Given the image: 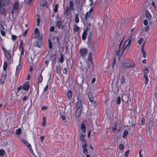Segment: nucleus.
Masks as SVG:
<instances>
[{
    "mask_svg": "<svg viewBox=\"0 0 157 157\" xmlns=\"http://www.w3.org/2000/svg\"><path fill=\"white\" fill-rule=\"evenodd\" d=\"M123 40V38L121 39V38H120V35L118 34H117L116 35V37L113 40V42H114L115 41L114 44H116L115 45V47L116 48V49L115 50V52L116 53L117 56L119 55L120 48Z\"/></svg>",
    "mask_w": 157,
    "mask_h": 157,
    "instance_id": "1",
    "label": "nucleus"
},
{
    "mask_svg": "<svg viewBox=\"0 0 157 157\" xmlns=\"http://www.w3.org/2000/svg\"><path fill=\"white\" fill-rule=\"evenodd\" d=\"M10 1L8 0H0V13L2 15L5 16L6 14V12L5 9L2 7V6H9L10 4Z\"/></svg>",
    "mask_w": 157,
    "mask_h": 157,
    "instance_id": "2",
    "label": "nucleus"
},
{
    "mask_svg": "<svg viewBox=\"0 0 157 157\" xmlns=\"http://www.w3.org/2000/svg\"><path fill=\"white\" fill-rule=\"evenodd\" d=\"M123 65L125 68H131L135 66V63L133 62L129 59L125 60L123 63Z\"/></svg>",
    "mask_w": 157,
    "mask_h": 157,
    "instance_id": "3",
    "label": "nucleus"
},
{
    "mask_svg": "<svg viewBox=\"0 0 157 157\" xmlns=\"http://www.w3.org/2000/svg\"><path fill=\"white\" fill-rule=\"evenodd\" d=\"M91 52H94L97 48L98 46L95 41H93L89 45Z\"/></svg>",
    "mask_w": 157,
    "mask_h": 157,
    "instance_id": "4",
    "label": "nucleus"
},
{
    "mask_svg": "<svg viewBox=\"0 0 157 157\" xmlns=\"http://www.w3.org/2000/svg\"><path fill=\"white\" fill-rule=\"evenodd\" d=\"M21 141L27 147L30 152L32 154H33V150L32 149L31 145L26 141L23 139H21Z\"/></svg>",
    "mask_w": 157,
    "mask_h": 157,
    "instance_id": "5",
    "label": "nucleus"
},
{
    "mask_svg": "<svg viewBox=\"0 0 157 157\" xmlns=\"http://www.w3.org/2000/svg\"><path fill=\"white\" fill-rule=\"evenodd\" d=\"M128 96L126 94H123L122 96V100L124 102H126L128 100Z\"/></svg>",
    "mask_w": 157,
    "mask_h": 157,
    "instance_id": "6",
    "label": "nucleus"
},
{
    "mask_svg": "<svg viewBox=\"0 0 157 157\" xmlns=\"http://www.w3.org/2000/svg\"><path fill=\"white\" fill-rule=\"evenodd\" d=\"M87 50L86 48H83L79 50V53L81 56H83L87 52Z\"/></svg>",
    "mask_w": 157,
    "mask_h": 157,
    "instance_id": "7",
    "label": "nucleus"
},
{
    "mask_svg": "<svg viewBox=\"0 0 157 157\" xmlns=\"http://www.w3.org/2000/svg\"><path fill=\"white\" fill-rule=\"evenodd\" d=\"M87 146V144L86 143L83 144L82 145V148H83V152L84 154H87L88 152V150L86 148Z\"/></svg>",
    "mask_w": 157,
    "mask_h": 157,
    "instance_id": "8",
    "label": "nucleus"
},
{
    "mask_svg": "<svg viewBox=\"0 0 157 157\" xmlns=\"http://www.w3.org/2000/svg\"><path fill=\"white\" fill-rule=\"evenodd\" d=\"M149 72H144V76L145 80V84L147 85L148 83L149 78L148 77V74Z\"/></svg>",
    "mask_w": 157,
    "mask_h": 157,
    "instance_id": "9",
    "label": "nucleus"
},
{
    "mask_svg": "<svg viewBox=\"0 0 157 157\" xmlns=\"http://www.w3.org/2000/svg\"><path fill=\"white\" fill-rule=\"evenodd\" d=\"M82 100L78 98L77 102V108L82 109Z\"/></svg>",
    "mask_w": 157,
    "mask_h": 157,
    "instance_id": "10",
    "label": "nucleus"
},
{
    "mask_svg": "<svg viewBox=\"0 0 157 157\" xmlns=\"http://www.w3.org/2000/svg\"><path fill=\"white\" fill-rule=\"evenodd\" d=\"M51 59L52 60V64H55L56 63V54H52L51 56Z\"/></svg>",
    "mask_w": 157,
    "mask_h": 157,
    "instance_id": "11",
    "label": "nucleus"
},
{
    "mask_svg": "<svg viewBox=\"0 0 157 157\" xmlns=\"http://www.w3.org/2000/svg\"><path fill=\"white\" fill-rule=\"evenodd\" d=\"M145 16L147 19L148 20L150 19L151 18V16L150 13L147 10H146L145 12Z\"/></svg>",
    "mask_w": 157,
    "mask_h": 157,
    "instance_id": "12",
    "label": "nucleus"
},
{
    "mask_svg": "<svg viewBox=\"0 0 157 157\" xmlns=\"http://www.w3.org/2000/svg\"><path fill=\"white\" fill-rule=\"evenodd\" d=\"M19 8V2H15L13 6V9L15 10H17Z\"/></svg>",
    "mask_w": 157,
    "mask_h": 157,
    "instance_id": "13",
    "label": "nucleus"
},
{
    "mask_svg": "<svg viewBox=\"0 0 157 157\" xmlns=\"http://www.w3.org/2000/svg\"><path fill=\"white\" fill-rule=\"evenodd\" d=\"M81 111L82 109L77 108V109L75 113V115L76 117H78L80 116Z\"/></svg>",
    "mask_w": 157,
    "mask_h": 157,
    "instance_id": "14",
    "label": "nucleus"
},
{
    "mask_svg": "<svg viewBox=\"0 0 157 157\" xmlns=\"http://www.w3.org/2000/svg\"><path fill=\"white\" fill-rule=\"evenodd\" d=\"M87 29H86L83 33L82 35V40H86L87 35Z\"/></svg>",
    "mask_w": 157,
    "mask_h": 157,
    "instance_id": "15",
    "label": "nucleus"
},
{
    "mask_svg": "<svg viewBox=\"0 0 157 157\" xmlns=\"http://www.w3.org/2000/svg\"><path fill=\"white\" fill-rule=\"evenodd\" d=\"M134 35L133 34H131L130 36L129 37L128 39L126 41L128 42V44H130L132 40V37Z\"/></svg>",
    "mask_w": 157,
    "mask_h": 157,
    "instance_id": "16",
    "label": "nucleus"
},
{
    "mask_svg": "<svg viewBox=\"0 0 157 157\" xmlns=\"http://www.w3.org/2000/svg\"><path fill=\"white\" fill-rule=\"evenodd\" d=\"M88 95L90 101H92L93 99L94 98L93 97L92 92H88Z\"/></svg>",
    "mask_w": 157,
    "mask_h": 157,
    "instance_id": "17",
    "label": "nucleus"
},
{
    "mask_svg": "<svg viewBox=\"0 0 157 157\" xmlns=\"http://www.w3.org/2000/svg\"><path fill=\"white\" fill-rule=\"evenodd\" d=\"M52 39L54 41L55 44H59V38L57 37H53Z\"/></svg>",
    "mask_w": 157,
    "mask_h": 157,
    "instance_id": "18",
    "label": "nucleus"
},
{
    "mask_svg": "<svg viewBox=\"0 0 157 157\" xmlns=\"http://www.w3.org/2000/svg\"><path fill=\"white\" fill-rule=\"evenodd\" d=\"M91 14H90L88 13H86L85 17V19L86 23L88 22V20L90 19V16Z\"/></svg>",
    "mask_w": 157,
    "mask_h": 157,
    "instance_id": "19",
    "label": "nucleus"
},
{
    "mask_svg": "<svg viewBox=\"0 0 157 157\" xmlns=\"http://www.w3.org/2000/svg\"><path fill=\"white\" fill-rule=\"evenodd\" d=\"M81 129L82 131L85 133L86 132V127L85 125L84 124H82L81 126Z\"/></svg>",
    "mask_w": 157,
    "mask_h": 157,
    "instance_id": "20",
    "label": "nucleus"
},
{
    "mask_svg": "<svg viewBox=\"0 0 157 157\" xmlns=\"http://www.w3.org/2000/svg\"><path fill=\"white\" fill-rule=\"evenodd\" d=\"M67 96L69 99L71 98L72 96V92L71 91L69 90L67 93Z\"/></svg>",
    "mask_w": 157,
    "mask_h": 157,
    "instance_id": "21",
    "label": "nucleus"
},
{
    "mask_svg": "<svg viewBox=\"0 0 157 157\" xmlns=\"http://www.w3.org/2000/svg\"><path fill=\"white\" fill-rule=\"evenodd\" d=\"M23 88V90H28L29 88V85L27 83L24 84Z\"/></svg>",
    "mask_w": 157,
    "mask_h": 157,
    "instance_id": "22",
    "label": "nucleus"
},
{
    "mask_svg": "<svg viewBox=\"0 0 157 157\" xmlns=\"http://www.w3.org/2000/svg\"><path fill=\"white\" fill-rule=\"evenodd\" d=\"M69 3L70 9L71 10H72L74 9L73 7V6H74L73 2L72 1H70L69 2Z\"/></svg>",
    "mask_w": 157,
    "mask_h": 157,
    "instance_id": "23",
    "label": "nucleus"
},
{
    "mask_svg": "<svg viewBox=\"0 0 157 157\" xmlns=\"http://www.w3.org/2000/svg\"><path fill=\"white\" fill-rule=\"evenodd\" d=\"M75 21L76 23H78L79 21V19L78 18V14H77L75 15Z\"/></svg>",
    "mask_w": 157,
    "mask_h": 157,
    "instance_id": "24",
    "label": "nucleus"
},
{
    "mask_svg": "<svg viewBox=\"0 0 157 157\" xmlns=\"http://www.w3.org/2000/svg\"><path fill=\"white\" fill-rule=\"evenodd\" d=\"M6 56L8 59H10L11 58V55L9 52L8 51L5 52Z\"/></svg>",
    "mask_w": 157,
    "mask_h": 157,
    "instance_id": "25",
    "label": "nucleus"
},
{
    "mask_svg": "<svg viewBox=\"0 0 157 157\" xmlns=\"http://www.w3.org/2000/svg\"><path fill=\"white\" fill-rule=\"evenodd\" d=\"M62 25V22L61 21H57L56 23V26L59 29Z\"/></svg>",
    "mask_w": 157,
    "mask_h": 157,
    "instance_id": "26",
    "label": "nucleus"
},
{
    "mask_svg": "<svg viewBox=\"0 0 157 157\" xmlns=\"http://www.w3.org/2000/svg\"><path fill=\"white\" fill-rule=\"evenodd\" d=\"M154 125V122L153 121H151L149 124V129H151L153 127Z\"/></svg>",
    "mask_w": 157,
    "mask_h": 157,
    "instance_id": "27",
    "label": "nucleus"
},
{
    "mask_svg": "<svg viewBox=\"0 0 157 157\" xmlns=\"http://www.w3.org/2000/svg\"><path fill=\"white\" fill-rule=\"evenodd\" d=\"M125 82V79L124 76H122L121 79V83L122 84H123Z\"/></svg>",
    "mask_w": 157,
    "mask_h": 157,
    "instance_id": "28",
    "label": "nucleus"
},
{
    "mask_svg": "<svg viewBox=\"0 0 157 157\" xmlns=\"http://www.w3.org/2000/svg\"><path fill=\"white\" fill-rule=\"evenodd\" d=\"M60 58L59 60V61L61 63L63 62L64 61V57L63 56V54H61L60 55Z\"/></svg>",
    "mask_w": 157,
    "mask_h": 157,
    "instance_id": "29",
    "label": "nucleus"
},
{
    "mask_svg": "<svg viewBox=\"0 0 157 157\" xmlns=\"http://www.w3.org/2000/svg\"><path fill=\"white\" fill-rule=\"evenodd\" d=\"M128 133V131L126 130H124V132L122 137L123 138H125Z\"/></svg>",
    "mask_w": 157,
    "mask_h": 157,
    "instance_id": "30",
    "label": "nucleus"
},
{
    "mask_svg": "<svg viewBox=\"0 0 157 157\" xmlns=\"http://www.w3.org/2000/svg\"><path fill=\"white\" fill-rule=\"evenodd\" d=\"M43 80V77L42 75L40 74L39 77L38 78V81H39V83H40Z\"/></svg>",
    "mask_w": 157,
    "mask_h": 157,
    "instance_id": "31",
    "label": "nucleus"
},
{
    "mask_svg": "<svg viewBox=\"0 0 157 157\" xmlns=\"http://www.w3.org/2000/svg\"><path fill=\"white\" fill-rule=\"evenodd\" d=\"M7 66V63L6 62H4L3 67V69L4 70L6 71V70Z\"/></svg>",
    "mask_w": 157,
    "mask_h": 157,
    "instance_id": "32",
    "label": "nucleus"
},
{
    "mask_svg": "<svg viewBox=\"0 0 157 157\" xmlns=\"http://www.w3.org/2000/svg\"><path fill=\"white\" fill-rule=\"evenodd\" d=\"M39 42H38L37 41L36 43H34L33 44V45L35 46H37L39 48H40L41 46V44H38Z\"/></svg>",
    "mask_w": 157,
    "mask_h": 157,
    "instance_id": "33",
    "label": "nucleus"
},
{
    "mask_svg": "<svg viewBox=\"0 0 157 157\" xmlns=\"http://www.w3.org/2000/svg\"><path fill=\"white\" fill-rule=\"evenodd\" d=\"M92 54L91 52L89 53L88 56V59L89 61H91L92 60Z\"/></svg>",
    "mask_w": 157,
    "mask_h": 157,
    "instance_id": "34",
    "label": "nucleus"
},
{
    "mask_svg": "<svg viewBox=\"0 0 157 157\" xmlns=\"http://www.w3.org/2000/svg\"><path fill=\"white\" fill-rule=\"evenodd\" d=\"M21 133V128L16 130V134L17 135H20Z\"/></svg>",
    "mask_w": 157,
    "mask_h": 157,
    "instance_id": "35",
    "label": "nucleus"
},
{
    "mask_svg": "<svg viewBox=\"0 0 157 157\" xmlns=\"http://www.w3.org/2000/svg\"><path fill=\"white\" fill-rule=\"evenodd\" d=\"M95 4H94L93 6L90 9L89 11L87 12V13H89L90 14H91L90 13L91 12H93V9L94 8V6H95Z\"/></svg>",
    "mask_w": 157,
    "mask_h": 157,
    "instance_id": "36",
    "label": "nucleus"
},
{
    "mask_svg": "<svg viewBox=\"0 0 157 157\" xmlns=\"http://www.w3.org/2000/svg\"><path fill=\"white\" fill-rule=\"evenodd\" d=\"M60 67H57L56 68V72L59 74H60L61 73L60 71Z\"/></svg>",
    "mask_w": 157,
    "mask_h": 157,
    "instance_id": "37",
    "label": "nucleus"
},
{
    "mask_svg": "<svg viewBox=\"0 0 157 157\" xmlns=\"http://www.w3.org/2000/svg\"><path fill=\"white\" fill-rule=\"evenodd\" d=\"M58 4H56L55 5V7L54 9V11L56 13L57 12L58 10Z\"/></svg>",
    "mask_w": 157,
    "mask_h": 157,
    "instance_id": "38",
    "label": "nucleus"
},
{
    "mask_svg": "<svg viewBox=\"0 0 157 157\" xmlns=\"http://www.w3.org/2000/svg\"><path fill=\"white\" fill-rule=\"evenodd\" d=\"M80 28L79 27L77 26V25H75L74 26V31H78Z\"/></svg>",
    "mask_w": 157,
    "mask_h": 157,
    "instance_id": "39",
    "label": "nucleus"
},
{
    "mask_svg": "<svg viewBox=\"0 0 157 157\" xmlns=\"http://www.w3.org/2000/svg\"><path fill=\"white\" fill-rule=\"evenodd\" d=\"M121 98L120 97H118L117 99V103L118 104H120L121 102Z\"/></svg>",
    "mask_w": 157,
    "mask_h": 157,
    "instance_id": "40",
    "label": "nucleus"
},
{
    "mask_svg": "<svg viewBox=\"0 0 157 157\" xmlns=\"http://www.w3.org/2000/svg\"><path fill=\"white\" fill-rule=\"evenodd\" d=\"M90 101L93 104V106H96L98 104L96 102L93 100H93L92 101Z\"/></svg>",
    "mask_w": 157,
    "mask_h": 157,
    "instance_id": "41",
    "label": "nucleus"
},
{
    "mask_svg": "<svg viewBox=\"0 0 157 157\" xmlns=\"http://www.w3.org/2000/svg\"><path fill=\"white\" fill-rule=\"evenodd\" d=\"M85 136L83 134H82L81 135V136L80 137V140H82V142L85 141V140H84V139L85 138Z\"/></svg>",
    "mask_w": 157,
    "mask_h": 157,
    "instance_id": "42",
    "label": "nucleus"
},
{
    "mask_svg": "<svg viewBox=\"0 0 157 157\" xmlns=\"http://www.w3.org/2000/svg\"><path fill=\"white\" fill-rule=\"evenodd\" d=\"M130 44H128V42L127 41H125L124 44H123V47L124 48L125 47V49Z\"/></svg>",
    "mask_w": 157,
    "mask_h": 157,
    "instance_id": "43",
    "label": "nucleus"
},
{
    "mask_svg": "<svg viewBox=\"0 0 157 157\" xmlns=\"http://www.w3.org/2000/svg\"><path fill=\"white\" fill-rule=\"evenodd\" d=\"M6 78V76L4 74H2L1 79V80H4Z\"/></svg>",
    "mask_w": 157,
    "mask_h": 157,
    "instance_id": "44",
    "label": "nucleus"
},
{
    "mask_svg": "<svg viewBox=\"0 0 157 157\" xmlns=\"http://www.w3.org/2000/svg\"><path fill=\"white\" fill-rule=\"evenodd\" d=\"M125 48L124 47H123V48L122 49V50L121 52V55H119V57L120 56L121 57V56L123 55V52H124V50H125Z\"/></svg>",
    "mask_w": 157,
    "mask_h": 157,
    "instance_id": "45",
    "label": "nucleus"
},
{
    "mask_svg": "<svg viewBox=\"0 0 157 157\" xmlns=\"http://www.w3.org/2000/svg\"><path fill=\"white\" fill-rule=\"evenodd\" d=\"M124 145L123 144H120L119 145V149L120 150H122L124 148Z\"/></svg>",
    "mask_w": 157,
    "mask_h": 157,
    "instance_id": "46",
    "label": "nucleus"
},
{
    "mask_svg": "<svg viewBox=\"0 0 157 157\" xmlns=\"http://www.w3.org/2000/svg\"><path fill=\"white\" fill-rule=\"evenodd\" d=\"M4 29V27L2 25L1 22L0 21V30H3Z\"/></svg>",
    "mask_w": 157,
    "mask_h": 157,
    "instance_id": "47",
    "label": "nucleus"
},
{
    "mask_svg": "<svg viewBox=\"0 0 157 157\" xmlns=\"http://www.w3.org/2000/svg\"><path fill=\"white\" fill-rule=\"evenodd\" d=\"M5 153V151L3 150H0V155L3 156Z\"/></svg>",
    "mask_w": 157,
    "mask_h": 157,
    "instance_id": "48",
    "label": "nucleus"
},
{
    "mask_svg": "<svg viewBox=\"0 0 157 157\" xmlns=\"http://www.w3.org/2000/svg\"><path fill=\"white\" fill-rule=\"evenodd\" d=\"M37 36H38V39L40 40L42 39L43 37L42 36V35H40V32H39L37 33Z\"/></svg>",
    "mask_w": 157,
    "mask_h": 157,
    "instance_id": "49",
    "label": "nucleus"
},
{
    "mask_svg": "<svg viewBox=\"0 0 157 157\" xmlns=\"http://www.w3.org/2000/svg\"><path fill=\"white\" fill-rule=\"evenodd\" d=\"M144 40V39L142 38H140L138 40V43L139 44H141Z\"/></svg>",
    "mask_w": 157,
    "mask_h": 157,
    "instance_id": "50",
    "label": "nucleus"
},
{
    "mask_svg": "<svg viewBox=\"0 0 157 157\" xmlns=\"http://www.w3.org/2000/svg\"><path fill=\"white\" fill-rule=\"evenodd\" d=\"M23 43L22 40H21L19 46V49H20L23 46Z\"/></svg>",
    "mask_w": 157,
    "mask_h": 157,
    "instance_id": "51",
    "label": "nucleus"
},
{
    "mask_svg": "<svg viewBox=\"0 0 157 157\" xmlns=\"http://www.w3.org/2000/svg\"><path fill=\"white\" fill-rule=\"evenodd\" d=\"M12 38L13 40L14 41L16 39L17 37L16 36L14 35H13L12 36Z\"/></svg>",
    "mask_w": 157,
    "mask_h": 157,
    "instance_id": "52",
    "label": "nucleus"
},
{
    "mask_svg": "<svg viewBox=\"0 0 157 157\" xmlns=\"http://www.w3.org/2000/svg\"><path fill=\"white\" fill-rule=\"evenodd\" d=\"M117 129V124H115V126L112 128V130L113 131H115Z\"/></svg>",
    "mask_w": 157,
    "mask_h": 157,
    "instance_id": "53",
    "label": "nucleus"
},
{
    "mask_svg": "<svg viewBox=\"0 0 157 157\" xmlns=\"http://www.w3.org/2000/svg\"><path fill=\"white\" fill-rule=\"evenodd\" d=\"M143 23L145 25H148V21L147 20H145L143 21Z\"/></svg>",
    "mask_w": 157,
    "mask_h": 157,
    "instance_id": "54",
    "label": "nucleus"
},
{
    "mask_svg": "<svg viewBox=\"0 0 157 157\" xmlns=\"http://www.w3.org/2000/svg\"><path fill=\"white\" fill-rule=\"evenodd\" d=\"M40 20L39 18H38L37 19V26H38L40 25Z\"/></svg>",
    "mask_w": 157,
    "mask_h": 157,
    "instance_id": "55",
    "label": "nucleus"
},
{
    "mask_svg": "<svg viewBox=\"0 0 157 157\" xmlns=\"http://www.w3.org/2000/svg\"><path fill=\"white\" fill-rule=\"evenodd\" d=\"M116 62V58L115 57L113 59V62L112 63V67H114V65L115 64Z\"/></svg>",
    "mask_w": 157,
    "mask_h": 157,
    "instance_id": "56",
    "label": "nucleus"
},
{
    "mask_svg": "<svg viewBox=\"0 0 157 157\" xmlns=\"http://www.w3.org/2000/svg\"><path fill=\"white\" fill-rule=\"evenodd\" d=\"M28 98V96L26 95H25L23 98V101H24L26 100Z\"/></svg>",
    "mask_w": 157,
    "mask_h": 157,
    "instance_id": "57",
    "label": "nucleus"
},
{
    "mask_svg": "<svg viewBox=\"0 0 157 157\" xmlns=\"http://www.w3.org/2000/svg\"><path fill=\"white\" fill-rule=\"evenodd\" d=\"M44 138H45V137L44 136H41L40 137V141L41 142H43L44 141Z\"/></svg>",
    "mask_w": 157,
    "mask_h": 157,
    "instance_id": "58",
    "label": "nucleus"
},
{
    "mask_svg": "<svg viewBox=\"0 0 157 157\" xmlns=\"http://www.w3.org/2000/svg\"><path fill=\"white\" fill-rule=\"evenodd\" d=\"M48 109V107L46 106H43L41 107V110H45L47 109Z\"/></svg>",
    "mask_w": 157,
    "mask_h": 157,
    "instance_id": "59",
    "label": "nucleus"
},
{
    "mask_svg": "<svg viewBox=\"0 0 157 157\" xmlns=\"http://www.w3.org/2000/svg\"><path fill=\"white\" fill-rule=\"evenodd\" d=\"M141 124L144 125V122L145 121V119L144 118H142L141 120Z\"/></svg>",
    "mask_w": 157,
    "mask_h": 157,
    "instance_id": "60",
    "label": "nucleus"
},
{
    "mask_svg": "<svg viewBox=\"0 0 157 157\" xmlns=\"http://www.w3.org/2000/svg\"><path fill=\"white\" fill-rule=\"evenodd\" d=\"M64 14L68 16L69 14V10H66Z\"/></svg>",
    "mask_w": 157,
    "mask_h": 157,
    "instance_id": "61",
    "label": "nucleus"
},
{
    "mask_svg": "<svg viewBox=\"0 0 157 157\" xmlns=\"http://www.w3.org/2000/svg\"><path fill=\"white\" fill-rule=\"evenodd\" d=\"M129 152V150H128L125 153V156L126 157H127L128 155Z\"/></svg>",
    "mask_w": 157,
    "mask_h": 157,
    "instance_id": "62",
    "label": "nucleus"
},
{
    "mask_svg": "<svg viewBox=\"0 0 157 157\" xmlns=\"http://www.w3.org/2000/svg\"><path fill=\"white\" fill-rule=\"evenodd\" d=\"M39 32V30L38 29L36 28L35 29V31H34V33L35 34H37Z\"/></svg>",
    "mask_w": 157,
    "mask_h": 157,
    "instance_id": "63",
    "label": "nucleus"
},
{
    "mask_svg": "<svg viewBox=\"0 0 157 157\" xmlns=\"http://www.w3.org/2000/svg\"><path fill=\"white\" fill-rule=\"evenodd\" d=\"M54 29H55L54 27L53 26H52L50 28V31L53 32L54 30Z\"/></svg>",
    "mask_w": 157,
    "mask_h": 157,
    "instance_id": "64",
    "label": "nucleus"
}]
</instances>
